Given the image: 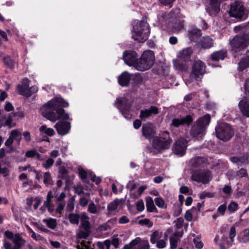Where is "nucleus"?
<instances>
[{
	"label": "nucleus",
	"instance_id": "nucleus-10",
	"mask_svg": "<svg viewBox=\"0 0 249 249\" xmlns=\"http://www.w3.org/2000/svg\"><path fill=\"white\" fill-rule=\"evenodd\" d=\"M192 180L203 184H207L212 179V175L210 171L199 170L193 173Z\"/></svg>",
	"mask_w": 249,
	"mask_h": 249
},
{
	"label": "nucleus",
	"instance_id": "nucleus-1",
	"mask_svg": "<svg viewBox=\"0 0 249 249\" xmlns=\"http://www.w3.org/2000/svg\"><path fill=\"white\" fill-rule=\"evenodd\" d=\"M69 106V104L62 98H56L49 101L41 108L43 117L52 122L58 120H69V115L65 112L63 107Z\"/></svg>",
	"mask_w": 249,
	"mask_h": 249
},
{
	"label": "nucleus",
	"instance_id": "nucleus-41",
	"mask_svg": "<svg viewBox=\"0 0 249 249\" xmlns=\"http://www.w3.org/2000/svg\"><path fill=\"white\" fill-rule=\"evenodd\" d=\"M162 232H160L158 231H154L151 235L150 241L153 244H155L158 241L161 236Z\"/></svg>",
	"mask_w": 249,
	"mask_h": 249
},
{
	"label": "nucleus",
	"instance_id": "nucleus-46",
	"mask_svg": "<svg viewBox=\"0 0 249 249\" xmlns=\"http://www.w3.org/2000/svg\"><path fill=\"white\" fill-rule=\"evenodd\" d=\"M88 211L90 213L96 214L98 213L99 210L94 202H91L89 205Z\"/></svg>",
	"mask_w": 249,
	"mask_h": 249
},
{
	"label": "nucleus",
	"instance_id": "nucleus-23",
	"mask_svg": "<svg viewBox=\"0 0 249 249\" xmlns=\"http://www.w3.org/2000/svg\"><path fill=\"white\" fill-rule=\"evenodd\" d=\"M227 56V53L224 51H218L213 52L211 54V58L212 61L218 62L219 60H223Z\"/></svg>",
	"mask_w": 249,
	"mask_h": 249
},
{
	"label": "nucleus",
	"instance_id": "nucleus-22",
	"mask_svg": "<svg viewBox=\"0 0 249 249\" xmlns=\"http://www.w3.org/2000/svg\"><path fill=\"white\" fill-rule=\"evenodd\" d=\"M187 61H185L180 58L173 60V64L175 68L181 71H186L188 70L189 66L187 64Z\"/></svg>",
	"mask_w": 249,
	"mask_h": 249
},
{
	"label": "nucleus",
	"instance_id": "nucleus-55",
	"mask_svg": "<svg viewBox=\"0 0 249 249\" xmlns=\"http://www.w3.org/2000/svg\"><path fill=\"white\" fill-rule=\"evenodd\" d=\"M136 207L138 211L139 212H142L144 209L143 201L142 200H139L136 203Z\"/></svg>",
	"mask_w": 249,
	"mask_h": 249
},
{
	"label": "nucleus",
	"instance_id": "nucleus-38",
	"mask_svg": "<svg viewBox=\"0 0 249 249\" xmlns=\"http://www.w3.org/2000/svg\"><path fill=\"white\" fill-rule=\"evenodd\" d=\"M115 106L124 115V100L123 98H119L116 100Z\"/></svg>",
	"mask_w": 249,
	"mask_h": 249
},
{
	"label": "nucleus",
	"instance_id": "nucleus-24",
	"mask_svg": "<svg viewBox=\"0 0 249 249\" xmlns=\"http://www.w3.org/2000/svg\"><path fill=\"white\" fill-rule=\"evenodd\" d=\"M201 35V30L194 28L189 31L188 37L191 41H196L197 38Z\"/></svg>",
	"mask_w": 249,
	"mask_h": 249
},
{
	"label": "nucleus",
	"instance_id": "nucleus-47",
	"mask_svg": "<svg viewBox=\"0 0 249 249\" xmlns=\"http://www.w3.org/2000/svg\"><path fill=\"white\" fill-rule=\"evenodd\" d=\"M155 202L156 205L160 208H165V205L164 200L161 197H158L155 198Z\"/></svg>",
	"mask_w": 249,
	"mask_h": 249
},
{
	"label": "nucleus",
	"instance_id": "nucleus-11",
	"mask_svg": "<svg viewBox=\"0 0 249 249\" xmlns=\"http://www.w3.org/2000/svg\"><path fill=\"white\" fill-rule=\"evenodd\" d=\"M205 68L206 66L202 61H195L192 67L191 76L194 77L196 80L201 79L206 72Z\"/></svg>",
	"mask_w": 249,
	"mask_h": 249
},
{
	"label": "nucleus",
	"instance_id": "nucleus-56",
	"mask_svg": "<svg viewBox=\"0 0 249 249\" xmlns=\"http://www.w3.org/2000/svg\"><path fill=\"white\" fill-rule=\"evenodd\" d=\"M214 241L216 244H218L219 246L221 249H227V248H229L230 246H231V245H229L228 243H217V237H216L214 239Z\"/></svg>",
	"mask_w": 249,
	"mask_h": 249
},
{
	"label": "nucleus",
	"instance_id": "nucleus-42",
	"mask_svg": "<svg viewBox=\"0 0 249 249\" xmlns=\"http://www.w3.org/2000/svg\"><path fill=\"white\" fill-rule=\"evenodd\" d=\"M68 218L70 222L73 224H78L80 216L78 214L71 213L69 215Z\"/></svg>",
	"mask_w": 249,
	"mask_h": 249
},
{
	"label": "nucleus",
	"instance_id": "nucleus-18",
	"mask_svg": "<svg viewBox=\"0 0 249 249\" xmlns=\"http://www.w3.org/2000/svg\"><path fill=\"white\" fill-rule=\"evenodd\" d=\"M238 108L243 117L249 118V103L247 99H242L240 101Z\"/></svg>",
	"mask_w": 249,
	"mask_h": 249
},
{
	"label": "nucleus",
	"instance_id": "nucleus-3",
	"mask_svg": "<svg viewBox=\"0 0 249 249\" xmlns=\"http://www.w3.org/2000/svg\"><path fill=\"white\" fill-rule=\"evenodd\" d=\"M210 120L211 117L209 114H206L199 118L191 130V135L197 140L202 139L205 134L206 127L209 125Z\"/></svg>",
	"mask_w": 249,
	"mask_h": 249
},
{
	"label": "nucleus",
	"instance_id": "nucleus-60",
	"mask_svg": "<svg viewBox=\"0 0 249 249\" xmlns=\"http://www.w3.org/2000/svg\"><path fill=\"white\" fill-rule=\"evenodd\" d=\"M118 83L122 87L124 86V71L122 72L118 77Z\"/></svg>",
	"mask_w": 249,
	"mask_h": 249
},
{
	"label": "nucleus",
	"instance_id": "nucleus-58",
	"mask_svg": "<svg viewBox=\"0 0 249 249\" xmlns=\"http://www.w3.org/2000/svg\"><path fill=\"white\" fill-rule=\"evenodd\" d=\"M21 134L17 130H13L10 132V137L14 140L17 139Z\"/></svg>",
	"mask_w": 249,
	"mask_h": 249
},
{
	"label": "nucleus",
	"instance_id": "nucleus-21",
	"mask_svg": "<svg viewBox=\"0 0 249 249\" xmlns=\"http://www.w3.org/2000/svg\"><path fill=\"white\" fill-rule=\"evenodd\" d=\"M53 197V192L50 191L48 192L46 200L44 202V206L47 208L50 213H53L54 210V204L52 200Z\"/></svg>",
	"mask_w": 249,
	"mask_h": 249
},
{
	"label": "nucleus",
	"instance_id": "nucleus-9",
	"mask_svg": "<svg viewBox=\"0 0 249 249\" xmlns=\"http://www.w3.org/2000/svg\"><path fill=\"white\" fill-rule=\"evenodd\" d=\"M4 235L7 238L12 239L14 244V247L12 248V244L9 242L5 241L3 244V247L5 249H20L25 244V240L18 234H16L14 236L13 233L11 231H6Z\"/></svg>",
	"mask_w": 249,
	"mask_h": 249
},
{
	"label": "nucleus",
	"instance_id": "nucleus-13",
	"mask_svg": "<svg viewBox=\"0 0 249 249\" xmlns=\"http://www.w3.org/2000/svg\"><path fill=\"white\" fill-rule=\"evenodd\" d=\"M54 127L58 134L63 136L70 132L71 126L70 123L60 121L56 123Z\"/></svg>",
	"mask_w": 249,
	"mask_h": 249
},
{
	"label": "nucleus",
	"instance_id": "nucleus-14",
	"mask_svg": "<svg viewBox=\"0 0 249 249\" xmlns=\"http://www.w3.org/2000/svg\"><path fill=\"white\" fill-rule=\"evenodd\" d=\"M187 142L183 138L178 139L174 144L173 151L176 155L183 156L186 149Z\"/></svg>",
	"mask_w": 249,
	"mask_h": 249
},
{
	"label": "nucleus",
	"instance_id": "nucleus-28",
	"mask_svg": "<svg viewBox=\"0 0 249 249\" xmlns=\"http://www.w3.org/2000/svg\"><path fill=\"white\" fill-rule=\"evenodd\" d=\"M249 67V56H247L241 59L238 63V70L242 71Z\"/></svg>",
	"mask_w": 249,
	"mask_h": 249
},
{
	"label": "nucleus",
	"instance_id": "nucleus-63",
	"mask_svg": "<svg viewBox=\"0 0 249 249\" xmlns=\"http://www.w3.org/2000/svg\"><path fill=\"white\" fill-rule=\"evenodd\" d=\"M150 245L148 242H144L143 243H139L138 249H149Z\"/></svg>",
	"mask_w": 249,
	"mask_h": 249
},
{
	"label": "nucleus",
	"instance_id": "nucleus-8",
	"mask_svg": "<svg viewBox=\"0 0 249 249\" xmlns=\"http://www.w3.org/2000/svg\"><path fill=\"white\" fill-rule=\"evenodd\" d=\"M217 137L223 141L230 140L234 135V132L231 127L227 123L220 124L215 127Z\"/></svg>",
	"mask_w": 249,
	"mask_h": 249
},
{
	"label": "nucleus",
	"instance_id": "nucleus-54",
	"mask_svg": "<svg viewBox=\"0 0 249 249\" xmlns=\"http://www.w3.org/2000/svg\"><path fill=\"white\" fill-rule=\"evenodd\" d=\"M236 235V230L235 228L233 226L231 227L229 231V238L231 240V242L233 240V238Z\"/></svg>",
	"mask_w": 249,
	"mask_h": 249
},
{
	"label": "nucleus",
	"instance_id": "nucleus-64",
	"mask_svg": "<svg viewBox=\"0 0 249 249\" xmlns=\"http://www.w3.org/2000/svg\"><path fill=\"white\" fill-rule=\"evenodd\" d=\"M59 172L61 174L62 178H66L68 176V170L64 167H61L59 169Z\"/></svg>",
	"mask_w": 249,
	"mask_h": 249
},
{
	"label": "nucleus",
	"instance_id": "nucleus-48",
	"mask_svg": "<svg viewBox=\"0 0 249 249\" xmlns=\"http://www.w3.org/2000/svg\"><path fill=\"white\" fill-rule=\"evenodd\" d=\"M138 223L141 225L147 226L148 228H151L153 225V222L147 218L140 220L139 221Z\"/></svg>",
	"mask_w": 249,
	"mask_h": 249
},
{
	"label": "nucleus",
	"instance_id": "nucleus-61",
	"mask_svg": "<svg viewBox=\"0 0 249 249\" xmlns=\"http://www.w3.org/2000/svg\"><path fill=\"white\" fill-rule=\"evenodd\" d=\"M90 231H81L79 233V237L83 239H86L89 234Z\"/></svg>",
	"mask_w": 249,
	"mask_h": 249
},
{
	"label": "nucleus",
	"instance_id": "nucleus-37",
	"mask_svg": "<svg viewBox=\"0 0 249 249\" xmlns=\"http://www.w3.org/2000/svg\"><path fill=\"white\" fill-rule=\"evenodd\" d=\"M42 221L46 223L47 226L51 229H54L57 225L56 220L53 218L44 219Z\"/></svg>",
	"mask_w": 249,
	"mask_h": 249
},
{
	"label": "nucleus",
	"instance_id": "nucleus-4",
	"mask_svg": "<svg viewBox=\"0 0 249 249\" xmlns=\"http://www.w3.org/2000/svg\"><path fill=\"white\" fill-rule=\"evenodd\" d=\"M155 61V53L150 50L144 51L138 59L136 69L140 71H145L152 67Z\"/></svg>",
	"mask_w": 249,
	"mask_h": 249
},
{
	"label": "nucleus",
	"instance_id": "nucleus-12",
	"mask_svg": "<svg viewBox=\"0 0 249 249\" xmlns=\"http://www.w3.org/2000/svg\"><path fill=\"white\" fill-rule=\"evenodd\" d=\"M192 121V119L190 115L175 118L171 120L169 125L170 128L172 131H173L174 128H178L185 125H189Z\"/></svg>",
	"mask_w": 249,
	"mask_h": 249
},
{
	"label": "nucleus",
	"instance_id": "nucleus-2",
	"mask_svg": "<svg viewBox=\"0 0 249 249\" xmlns=\"http://www.w3.org/2000/svg\"><path fill=\"white\" fill-rule=\"evenodd\" d=\"M132 25V37L134 40L143 42L148 39L150 29L146 16L143 17L141 21L134 20Z\"/></svg>",
	"mask_w": 249,
	"mask_h": 249
},
{
	"label": "nucleus",
	"instance_id": "nucleus-59",
	"mask_svg": "<svg viewBox=\"0 0 249 249\" xmlns=\"http://www.w3.org/2000/svg\"><path fill=\"white\" fill-rule=\"evenodd\" d=\"M156 243L157 247L159 249H163L166 246V242L162 239L158 240Z\"/></svg>",
	"mask_w": 249,
	"mask_h": 249
},
{
	"label": "nucleus",
	"instance_id": "nucleus-36",
	"mask_svg": "<svg viewBox=\"0 0 249 249\" xmlns=\"http://www.w3.org/2000/svg\"><path fill=\"white\" fill-rule=\"evenodd\" d=\"M39 130L41 133H44L49 136H53L54 135L55 132L54 130L51 128H47L46 125H42Z\"/></svg>",
	"mask_w": 249,
	"mask_h": 249
},
{
	"label": "nucleus",
	"instance_id": "nucleus-17",
	"mask_svg": "<svg viewBox=\"0 0 249 249\" xmlns=\"http://www.w3.org/2000/svg\"><path fill=\"white\" fill-rule=\"evenodd\" d=\"M159 113V108L157 107L151 106L149 108L141 110L139 117L142 121H145L153 114L156 115Z\"/></svg>",
	"mask_w": 249,
	"mask_h": 249
},
{
	"label": "nucleus",
	"instance_id": "nucleus-51",
	"mask_svg": "<svg viewBox=\"0 0 249 249\" xmlns=\"http://www.w3.org/2000/svg\"><path fill=\"white\" fill-rule=\"evenodd\" d=\"M213 196H214V194L210 193V192H208L206 191L203 192L199 195V197L201 199H204L205 197L211 198V197H213Z\"/></svg>",
	"mask_w": 249,
	"mask_h": 249
},
{
	"label": "nucleus",
	"instance_id": "nucleus-6",
	"mask_svg": "<svg viewBox=\"0 0 249 249\" xmlns=\"http://www.w3.org/2000/svg\"><path fill=\"white\" fill-rule=\"evenodd\" d=\"M230 44L232 51L239 53L249 45V34L246 33L235 36L231 41Z\"/></svg>",
	"mask_w": 249,
	"mask_h": 249
},
{
	"label": "nucleus",
	"instance_id": "nucleus-20",
	"mask_svg": "<svg viewBox=\"0 0 249 249\" xmlns=\"http://www.w3.org/2000/svg\"><path fill=\"white\" fill-rule=\"evenodd\" d=\"M193 50L191 48H185L178 53V58L189 62L191 60V56Z\"/></svg>",
	"mask_w": 249,
	"mask_h": 249
},
{
	"label": "nucleus",
	"instance_id": "nucleus-33",
	"mask_svg": "<svg viewBox=\"0 0 249 249\" xmlns=\"http://www.w3.org/2000/svg\"><path fill=\"white\" fill-rule=\"evenodd\" d=\"M3 61L5 65L11 69L14 68L16 62L9 56L6 55L3 58Z\"/></svg>",
	"mask_w": 249,
	"mask_h": 249
},
{
	"label": "nucleus",
	"instance_id": "nucleus-57",
	"mask_svg": "<svg viewBox=\"0 0 249 249\" xmlns=\"http://www.w3.org/2000/svg\"><path fill=\"white\" fill-rule=\"evenodd\" d=\"M74 192L78 195H80L84 193V189L81 185H77L74 188Z\"/></svg>",
	"mask_w": 249,
	"mask_h": 249
},
{
	"label": "nucleus",
	"instance_id": "nucleus-25",
	"mask_svg": "<svg viewBox=\"0 0 249 249\" xmlns=\"http://www.w3.org/2000/svg\"><path fill=\"white\" fill-rule=\"evenodd\" d=\"M200 44L202 48L204 49H209L213 47V40L209 36H204L201 40Z\"/></svg>",
	"mask_w": 249,
	"mask_h": 249
},
{
	"label": "nucleus",
	"instance_id": "nucleus-52",
	"mask_svg": "<svg viewBox=\"0 0 249 249\" xmlns=\"http://www.w3.org/2000/svg\"><path fill=\"white\" fill-rule=\"evenodd\" d=\"M89 178L93 182H95L96 184H99L101 181V178L96 177V176L92 173L89 175Z\"/></svg>",
	"mask_w": 249,
	"mask_h": 249
},
{
	"label": "nucleus",
	"instance_id": "nucleus-16",
	"mask_svg": "<svg viewBox=\"0 0 249 249\" xmlns=\"http://www.w3.org/2000/svg\"><path fill=\"white\" fill-rule=\"evenodd\" d=\"M184 21L179 18H176L168 24V29L173 33L178 32L184 27Z\"/></svg>",
	"mask_w": 249,
	"mask_h": 249
},
{
	"label": "nucleus",
	"instance_id": "nucleus-39",
	"mask_svg": "<svg viewBox=\"0 0 249 249\" xmlns=\"http://www.w3.org/2000/svg\"><path fill=\"white\" fill-rule=\"evenodd\" d=\"M240 242L245 243L249 240V231L246 230L241 232L238 237Z\"/></svg>",
	"mask_w": 249,
	"mask_h": 249
},
{
	"label": "nucleus",
	"instance_id": "nucleus-15",
	"mask_svg": "<svg viewBox=\"0 0 249 249\" xmlns=\"http://www.w3.org/2000/svg\"><path fill=\"white\" fill-rule=\"evenodd\" d=\"M138 61V54L133 50L125 51V64L129 66H133L136 69Z\"/></svg>",
	"mask_w": 249,
	"mask_h": 249
},
{
	"label": "nucleus",
	"instance_id": "nucleus-35",
	"mask_svg": "<svg viewBox=\"0 0 249 249\" xmlns=\"http://www.w3.org/2000/svg\"><path fill=\"white\" fill-rule=\"evenodd\" d=\"M178 235V232H175L174 235L170 238V245L171 249H176L178 246V239L176 236Z\"/></svg>",
	"mask_w": 249,
	"mask_h": 249
},
{
	"label": "nucleus",
	"instance_id": "nucleus-43",
	"mask_svg": "<svg viewBox=\"0 0 249 249\" xmlns=\"http://www.w3.org/2000/svg\"><path fill=\"white\" fill-rule=\"evenodd\" d=\"M54 162V160L52 158H49L42 163V166L46 169L51 168Z\"/></svg>",
	"mask_w": 249,
	"mask_h": 249
},
{
	"label": "nucleus",
	"instance_id": "nucleus-50",
	"mask_svg": "<svg viewBox=\"0 0 249 249\" xmlns=\"http://www.w3.org/2000/svg\"><path fill=\"white\" fill-rule=\"evenodd\" d=\"M174 223L176 228L179 229L181 228L183 226L184 219L182 217H179L174 221Z\"/></svg>",
	"mask_w": 249,
	"mask_h": 249
},
{
	"label": "nucleus",
	"instance_id": "nucleus-49",
	"mask_svg": "<svg viewBox=\"0 0 249 249\" xmlns=\"http://www.w3.org/2000/svg\"><path fill=\"white\" fill-rule=\"evenodd\" d=\"M238 205L235 202H231L228 207V210L231 213H233L238 209Z\"/></svg>",
	"mask_w": 249,
	"mask_h": 249
},
{
	"label": "nucleus",
	"instance_id": "nucleus-26",
	"mask_svg": "<svg viewBox=\"0 0 249 249\" xmlns=\"http://www.w3.org/2000/svg\"><path fill=\"white\" fill-rule=\"evenodd\" d=\"M17 88L20 94L26 97L31 96V93L29 92V86L26 84L23 83L21 85H18Z\"/></svg>",
	"mask_w": 249,
	"mask_h": 249
},
{
	"label": "nucleus",
	"instance_id": "nucleus-45",
	"mask_svg": "<svg viewBox=\"0 0 249 249\" xmlns=\"http://www.w3.org/2000/svg\"><path fill=\"white\" fill-rule=\"evenodd\" d=\"M111 245V242L109 240H106L103 242H98L97 246L100 249H104L106 247L107 249H109Z\"/></svg>",
	"mask_w": 249,
	"mask_h": 249
},
{
	"label": "nucleus",
	"instance_id": "nucleus-34",
	"mask_svg": "<svg viewBox=\"0 0 249 249\" xmlns=\"http://www.w3.org/2000/svg\"><path fill=\"white\" fill-rule=\"evenodd\" d=\"M43 182L46 186L52 185L53 183L52 176L49 172H46L43 174Z\"/></svg>",
	"mask_w": 249,
	"mask_h": 249
},
{
	"label": "nucleus",
	"instance_id": "nucleus-29",
	"mask_svg": "<svg viewBox=\"0 0 249 249\" xmlns=\"http://www.w3.org/2000/svg\"><path fill=\"white\" fill-rule=\"evenodd\" d=\"M81 225L85 231H89L90 229L89 217L85 213H82L81 216Z\"/></svg>",
	"mask_w": 249,
	"mask_h": 249
},
{
	"label": "nucleus",
	"instance_id": "nucleus-32",
	"mask_svg": "<svg viewBox=\"0 0 249 249\" xmlns=\"http://www.w3.org/2000/svg\"><path fill=\"white\" fill-rule=\"evenodd\" d=\"M141 238L137 237L132 240L129 244L125 245V249H138L139 243L141 242Z\"/></svg>",
	"mask_w": 249,
	"mask_h": 249
},
{
	"label": "nucleus",
	"instance_id": "nucleus-44",
	"mask_svg": "<svg viewBox=\"0 0 249 249\" xmlns=\"http://www.w3.org/2000/svg\"><path fill=\"white\" fill-rule=\"evenodd\" d=\"M120 203V201L118 199H116L114 201L110 202L107 205V210L109 212L113 211L118 208Z\"/></svg>",
	"mask_w": 249,
	"mask_h": 249
},
{
	"label": "nucleus",
	"instance_id": "nucleus-7",
	"mask_svg": "<svg viewBox=\"0 0 249 249\" xmlns=\"http://www.w3.org/2000/svg\"><path fill=\"white\" fill-rule=\"evenodd\" d=\"M229 14L231 17L241 20H245L248 17V13L245 11L243 3L240 1H235L231 5Z\"/></svg>",
	"mask_w": 249,
	"mask_h": 249
},
{
	"label": "nucleus",
	"instance_id": "nucleus-27",
	"mask_svg": "<svg viewBox=\"0 0 249 249\" xmlns=\"http://www.w3.org/2000/svg\"><path fill=\"white\" fill-rule=\"evenodd\" d=\"M146 207L147 211L149 212H158V210L154 205L153 200L150 196L146 198Z\"/></svg>",
	"mask_w": 249,
	"mask_h": 249
},
{
	"label": "nucleus",
	"instance_id": "nucleus-19",
	"mask_svg": "<svg viewBox=\"0 0 249 249\" xmlns=\"http://www.w3.org/2000/svg\"><path fill=\"white\" fill-rule=\"evenodd\" d=\"M142 132L145 138L150 139L155 133L153 124L151 123L143 124L142 127Z\"/></svg>",
	"mask_w": 249,
	"mask_h": 249
},
{
	"label": "nucleus",
	"instance_id": "nucleus-53",
	"mask_svg": "<svg viewBox=\"0 0 249 249\" xmlns=\"http://www.w3.org/2000/svg\"><path fill=\"white\" fill-rule=\"evenodd\" d=\"M120 239L118 237V235H113L112 237L111 244L113 245L115 248H117L119 244Z\"/></svg>",
	"mask_w": 249,
	"mask_h": 249
},
{
	"label": "nucleus",
	"instance_id": "nucleus-5",
	"mask_svg": "<svg viewBox=\"0 0 249 249\" xmlns=\"http://www.w3.org/2000/svg\"><path fill=\"white\" fill-rule=\"evenodd\" d=\"M173 142L167 131H164L160 137H154L152 141V147L158 152L168 149Z\"/></svg>",
	"mask_w": 249,
	"mask_h": 249
},
{
	"label": "nucleus",
	"instance_id": "nucleus-62",
	"mask_svg": "<svg viewBox=\"0 0 249 249\" xmlns=\"http://www.w3.org/2000/svg\"><path fill=\"white\" fill-rule=\"evenodd\" d=\"M227 209V206L225 204H222L219 206L217 209L218 212L221 215H223L225 213V211Z\"/></svg>",
	"mask_w": 249,
	"mask_h": 249
},
{
	"label": "nucleus",
	"instance_id": "nucleus-31",
	"mask_svg": "<svg viewBox=\"0 0 249 249\" xmlns=\"http://www.w3.org/2000/svg\"><path fill=\"white\" fill-rule=\"evenodd\" d=\"M25 156L27 158H36L38 160H43L41 158L40 154L35 150H28L25 153Z\"/></svg>",
	"mask_w": 249,
	"mask_h": 249
},
{
	"label": "nucleus",
	"instance_id": "nucleus-40",
	"mask_svg": "<svg viewBox=\"0 0 249 249\" xmlns=\"http://www.w3.org/2000/svg\"><path fill=\"white\" fill-rule=\"evenodd\" d=\"M125 87L130 81H137L136 83H138L140 81V77L137 75H130V74L125 71Z\"/></svg>",
	"mask_w": 249,
	"mask_h": 249
},
{
	"label": "nucleus",
	"instance_id": "nucleus-30",
	"mask_svg": "<svg viewBox=\"0 0 249 249\" xmlns=\"http://www.w3.org/2000/svg\"><path fill=\"white\" fill-rule=\"evenodd\" d=\"M204 159L202 157H196L190 160V163L191 165L195 167H198L200 166L204 162Z\"/></svg>",
	"mask_w": 249,
	"mask_h": 249
}]
</instances>
